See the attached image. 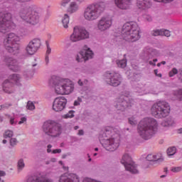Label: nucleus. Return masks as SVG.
I'll return each mask as SVG.
<instances>
[{
	"mask_svg": "<svg viewBox=\"0 0 182 182\" xmlns=\"http://www.w3.org/2000/svg\"><path fill=\"white\" fill-rule=\"evenodd\" d=\"M75 115L73 114V111H70L68 114L63 116V119H72Z\"/></svg>",
	"mask_w": 182,
	"mask_h": 182,
	"instance_id": "39",
	"label": "nucleus"
},
{
	"mask_svg": "<svg viewBox=\"0 0 182 182\" xmlns=\"http://www.w3.org/2000/svg\"><path fill=\"white\" fill-rule=\"evenodd\" d=\"M157 60H158L157 58L154 59L153 60L154 63H156V62H157Z\"/></svg>",
	"mask_w": 182,
	"mask_h": 182,
	"instance_id": "62",
	"label": "nucleus"
},
{
	"mask_svg": "<svg viewBox=\"0 0 182 182\" xmlns=\"http://www.w3.org/2000/svg\"><path fill=\"white\" fill-rule=\"evenodd\" d=\"M79 9V6L76 2L73 1L70 4V6L68 8V12L70 14H74V12H77Z\"/></svg>",
	"mask_w": 182,
	"mask_h": 182,
	"instance_id": "27",
	"label": "nucleus"
},
{
	"mask_svg": "<svg viewBox=\"0 0 182 182\" xmlns=\"http://www.w3.org/2000/svg\"><path fill=\"white\" fill-rule=\"evenodd\" d=\"M14 136V132L11 131V130H7L4 132V139H8L9 138H11Z\"/></svg>",
	"mask_w": 182,
	"mask_h": 182,
	"instance_id": "34",
	"label": "nucleus"
},
{
	"mask_svg": "<svg viewBox=\"0 0 182 182\" xmlns=\"http://www.w3.org/2000/svg\"><path fill=\"white\" fill-rule=\"evenodd\" d=\"M74 105L75 106H77V105H79V102H77V101H75Z\"/></svg>",
	"mask_w": 182,
	"mask_h": 182,
	"instance_id": "60",
	"label": "nucleus"
},
{
	"mask_svg": "<svg viewBox=\"0 0 182 182\" xmlns=\"http://www.w3.org/2000/svg\"><path fill=\"white\" fill-rule=\"evenodd\" d=\"M179 73L180 71H178L177 68H174L169 72L168 73L169 77H173V76H175V75H177Z\"/></svg>",
	"mask_w": 182,
	"mask_h": 182,
	"instance_id": "35",
	"label": "nucleus"
},
{
	"mask_svg": "<svg viewBox=\"0 0 182 182\" xmlns=\"http://www.w3.org/2000/svg\"><path fill=\"white\" fill-rule=\"evenodd\" d=\"M117 65L119 68H122V69L126 68V66L127 65V60L123 59L121 60L118 62H117Z\"/></svg>",
	"mask_w": 182,
	"mask_h": 182,
	"instance_id": "31",
	"label": "nucleus"
},
{
	"mask_svg": "<svg viewBox=\"0 0 182 182\" xmlns=\"http://www.w3.org/2000/svg\"><path fill=\"white\" fill-rule=\"evenodd\" d=\"M167 171H168V170L167 169V168H164V172H165V173H167Z\"/></svg>",
	"mask_w": 182,
	"mask_h": 182,
	"instance_id": "64",
	"label": "nucleus"
},
{
	"mask_svg": "<svg viewBox=\"0 0 182 182\" xmlns=\"http://www.w3.org/2000/svg\"><path fill=\"white\" fill-rule=\"evenodd\" d=\"M3 143H4V144H6V139H4Z\"/></svg>",
	"mask_w": 182,
	"mask_h": 182,
	"instance_id": "63",
	"label": "nucleus"
},
{
	"mask_svg": "<svg viewBox=\"0 0 182 182\" xmlns=\"http://www.w3.org/2000/svg\"><path fill=\"white\" fill-rule=\"evenodd\" d=\"M106 77L107 83L110 85V86H113L114 85V74L107 73Z\"/></svg>",
	"mask_w": 182,
	"mask_h": 182,
	"instance_id": "28",
	"label": "nucleus"
},
{
	"mask_svg": "<svg viewBox=\"0 0 182 182\" xmlns=\"http://www.w3.org/2000/svg\"><path fill=\"white\" fill-rule=\"evenodd\" d=\"M106 9V3L100 1L87 6L83 12V18L88 22L97 21Z\"/></svg>",
	"mask_w": 182,
	"mask_h": 182,
	"instance_id": "3",
	"label": "nucleus"
},
{
	"mask_svg": "<svg viewBox=\"0 0 182 182\" xmlns=\"http://www.w3.org/2000/svg\"><path fill=\"white\" fill-rule=\"evenodd\" d=\"M160 56V52L154 48L146 47L141 53V58L143 60L147 62L151 58Z\"/></svg>",
	"mask_w": 182,
	"mask_h": 182,
	"instance_id": "14",
	"label": "nucleus"
},
{
	"mask_svg": "<svg viewBox=\"0 0 182 182\" xmlns=\"http://www.w3.org/2000/svg\"><path fill=\"white\" fill-rule=\"evenodd\" d=\"M70 2V0H62L61 1V6H67L68 4Z\"/></svg>",
	"mask_w": 182,
	"mask_h": 182,
	"instance_id": "46",
	"label": "nucleus"
},
{
	"mask_svg": "<svg viewBox=\"0 0 182 182\" xmlns=\"http://www.w3.org/2000/svg\"><path fill=\"white\" fill-rule=\"evenodd\" d=\"M176 153H177V148H176V146H171L168 148L167 154L169 157H171V156H174Z\"/></svg>",
	"mask_w": 182,
	"mask_h": 182,
	"instance_id": "29",
	"label": "nucleus"
},
{
	"mask_svg": "<svg viewBox=\"0 0 182 182\" xmlns=\"http://www.w3.org/2000/svg\"><path fill=\"white\" fill-rule=\"evenodd\" d=\"M12 29H15V23L12 22V14L0 12V32L6 33Z\"/></svg>",
	"mask_w": 182,
	"mask_h": 182,
	"instance_id": "8",
	"label": "nucleus"
},
{
	"mask_svg": "<svg viewBox=\"0 0 182 182\" xmlns=\"http://www.w3.org/2000/svg\"><path fill=\"white\" fill-rule=\"evenodd\" d=\"M69 22H70L69 15H68V14H64L62 18V23L65 29H68V28H69Z\"/></svg>",
	"mask_w": 182,
	"mask_h": 182,
	"instance_id": "26",
	"label": "nucleus"
},
{
	"mask_svg": "<svg viewBox=\"0 0 182 182\" xmlns=\"http://www.w3.org/2000/svg\"><path fill=\"white\" fill-rule=\"evenodd\" d=\"M34 9L33 6H26L20 9L18 16L26 23L36 25L39 23L40 17L39 14L33 10Z\"/></svg>",
	"mask_w": 182,
	"mask_h": 182,
	"instance_id": "5",
	"label": "nucleus"
},
{
	"mask_svg": "<svg viewBox=\"0 0 182 182\" xmlns=\"http://www.w3.org/2000/svg\"><path fill=\"white\" fill-rule=\"evenodd\" d=\"M154 73L158 77H161V73H159V70H154Z\"/></svg>",
	"mask_w": 182,
	"mask_h": 182,
	"instance_id": "51",
	"label": "nucleus"
},
{
	"mask_svg": "<svg viewBox=\"0 0 182 182\" xmlns=\"http://www.w3.org/2000/svg\"><path fill=\"white\" fill-rule=\"evenodd\" d=\"M59 153H62V149H54L53 151V154H59Z\"/></svg>",
	"mask_w": 182,
	"mask_h": 182,
	"instance_id": "49",
	"label": "nucleus"
},
{
	"mask_svg": "<svg viewBox=\"0 0 182 182\" xmlns=\"http://www.w3.org/2000/svg\"><path fill=\"white\" fill-rule=\"evenodd\" d=\"M178 80L182 83V69L179 70V73L178 74Z\"/></svg>",
	"mask_w": 182,
	"mask_h": 182,
	"instance_id": "47",
	"label": "nucleus"
},
{
	"mask_svg": "<svg viewBox=\"0 0 182 182\" xmlns=\"http://www.w3.org/2000/svg\"><path fill=\"white\" fill-rule=\"evenodd\" d=\"M163 127H174L176 126V121L171 117H168L161 123Z\"/></svg>",
	"mask_w": 182,
	"mask_h": 182,
	"instance_id": "25",
	"label": "nucleus"
},
{
	"mask_svg": "<svg viewBox=\"0 0 182 182\" xmlns=\"http://www.w3.org/2000/svg\"><path fill=\"white\" fill-rule=\"evenodd\" d=\"M154 2H159V4H170L174 0H154Z\"/></svg>",
	"mask_w": 182,
	"mask_h": 182,
	"instance_id": "42",
	"label": "nucleus"
},
{
	"mask_svg": "<svg viewBox=\"0 0 182 182\" xmlns=\"http://www.w3.org/2000/svg\"><path fill=\"white\" fill-rule=\"evenodd\" d=\"M52 149V145H50V144L48 145L47 151L48 153H51L52 152V149Z\"/></svg>",
	"mask_w": 182,
	"mask_h": 182,
	"instance_id": "52",
	"label": "nucleus"
},
{
	"mask_svg": "<svg viewBox=\"0 0 182 182\" xmlns=\"http://www.w3.org/2000/svg\"><path fill=\"white\" fill-rule=\"evenodd\" d=\"M182 167L181 166H175L172 167L171 171H173V173H180L181 171Z\"/></svg>",
	"mask_w": 182,
	"mask_h": 182,
	"instance_id": "41",
	"label": "nucleus"
},
{
	"mask_svg": "<svg viewBox=\"0 0 182 182\" xmlns=\"http://www.w3.org/2000/svg\"><path fill=\"white\" fill-rule=\"evenodd\" d=\"M68 100L65 97H58L54 100L53 110L54 112H62L66 107Z\"/></svg>",
	"mask_w": 182,
	"mask_h": 182,
	"instance_id": "16",
	"label": "nucleus"
},
{
	"mask_svg": "<svg viewBox=\"0 0 182 182\" xmlns=\"http://www.w3.org/2000/svg\"><path fill=\"white\" fill-rule=\"evenodd\" d=\"M25 167V163L23 162V159H20L18 162V170L21 171L22 168Z\"/></svg>",
	"mask_w": 182,
	"mask_h": 182,
	"instance_id": "37",
	"label": "nucleus"
},
{
	"mask_svg": "<svg viewBox=\"0 0 182 182\" xmlns=\"http://www.w3.org/2000/svg\"><path fill=\"white\" fill-rule=\"evenodd\" d=\"M15 85L16 86H21V75L18 74H13L9 76V80H4L3 82L4 92L9 95L14 93L15 92Z\"/></svg>",
	"mask_w": 182,
	"mask_h": 182,
	"instance_id": "9",
	"label": "nucleus"
},
{
	"mask_svg": "<svg viewBox=\"0 0 182 182\" xmlns=\"http://www.w3.org/2000/svg\"><path fill=\"white\" fill-rule=\"evenodd\" d=\"M83 134H84L83 130L80 129L78 131L79 136H83Z\"/></svg>",
	"mask_w": 182,
	"mask_h": 182,
	"instance_id": "55",
	"label": "nucleus"
},
{
	"mask_svg": "<svg viewBox=\"0 0 182 182\" xmlns=\"http://www.w3.org/2000/svg\"><path fill=\"white\" fill-rule=\"evenodd\" d=\"M149 64L151 65V66H156V63H154V61H149Z\"/></svg>",
	"mask_w": 182,
	"mask_h": 182,
	"instance_id": "56",
	"label": "nucleus"
},
{
	"mask_svg": "<svg viewBox=\"0 0 182 182\" xmlns=\"http://www.w3.org/2000/svg\"><path fill=\"white\" fill-rule=\"evenodd\" d=\"M10 144L12 146H16V144H18V140H16V138H11L10 139Z\"/></svg>",
	"mask_w": 182,
	"mask_h": 182,
	"instance_id": "44",
	"label": "nucleus"
},
{
	"mask_svg": "<svg viewBox=\"0 0 182 182\" xmlns=\"http://www.w3.org/2000/svg\"><path fill=\"white\" fill-rule=\"evenodd\" d=\"M177 133H178L179 134H182V128H180L177 130Z\"/></svg>",
	"mask_w": 182,
	"mask_h": 182,
	"instance_id": "57",
	"label": "nucleus"
},
{
	"mask_svg": "<svg viewBox=\"0 0 182 182\" xmlns=\"http://www.w3.org/2000/svg\"><path fill=\"white\" fill-rule=\"evenodd\" d=\"M11 106H12V105H11V104H6L5 105H3V107H11Z\"/></svg>",
	"mask_w": 182,
	"mask_h": 182,
	"instance_id": "58",
	"label": "nucleus"
},
{
	"mask_svg": "<svg viewBox=\"0 0 182 182\" xmlns=\"http://www.w3.org/2000/svg\"><path fill=\"white\" fill-rule=\"evenodd\" d=\"M114 77V85L119 86L122 83V75L119 73H115Z\"/></svg>",
	"mask_w": 182,
	"mask_h": 182,
	"instance_id": "30",
	"label": "nucleus"
},
{
	"mask_svg": "<svg viewBox=\"0 0 182 182\" xmlns=\"http://www.w3.org/2000/svg\"><path fill=\"white\" fill-rule=\"evenodd\" d=\"M146 160L148 161H154V163L155 164H160L161 162H163V161L164 160L163 159V156H161V154H149L146 156Z\"/></svg>",
	"mask_w": 182,
	"mask_h": 182,
	"instance_id": "22",
	"label": "nucleus"
},
{
	"mask_svg": "<svg viewBox=\"0 0 182 182\" xmlns=\"http://www.w3.org/2000/svg\"><path fill=\"white\" fill-rule=\"evenodd\" d=\"M161 65H166V61H161Z\"/></svg>",
	"mask_w": 182,
	"mask_h": 182,
	"instance_id": "61",
	"label": "nucleus"
},
{
	"mask_svg": "<svg viewBox=\"0 0 182 182\" xmlns=\"http://www.w3.org/2000/svg\"><path fill=\"white\" fill-rule=\"evenodd\" d=\"M18 2L25 3L30 2L31 0H16Z\"/></svg>",
	"mask_w": 182,
	"mask_h": 182,
	"instance_id": "54",
	"label": "nucleus"
},
{
	"mask_svg": "<svg viewBox=\"0 0 182 182\" xmlns=\"http://www.w3.org/2000/svg\"><path fill=\"white\" fill-rule=\"evenodd\" d=\"M152 116L157 119L167 117L170 114V105L166 101H159L154 103L151 108Z\"/></svg>",
	"mask_w": 182,
	"mask_h": 182,
	"instance_id": "7",
	"label": "nucleus"
},
{
	"mask_svg": "<svg viewBox=\"0 0 182 182\" xmlns=\"http://www.w3.org/2000/svg\"><path fill=\"white\" fill-rule=\"evenodd\" d=\"M138 134L144 140H150L159 132V123L154 118H144L138 124Z\"/></svg>",
	"mask_w": 182,
	"mask_h": 182,
	"instance_id": "1",
	"label": "nucleus"
},
{
	"mask_svg": "<svg viewBox=\"0 0 182 182\" xmlns=\"http://www.w3.org/2000/svg\"><path fill=\"white\" fill-rule=\"evenodd\" d=\"M25 122H26V117H21V120L18 122V124H23V123H25Z\"/></svg>",
	"mask_w": 182,
	"mask_h": 182,
	"instance_id": "48",
	"label": "nucleus"
},
{
	"mask_svg": "<svg viewBox=\"0 0 182 182\" xmlns=\"http://www.w3.org/2000/svg\"><path fill=\"white\" fill-rule=\"evenodd\" d=\"M132 106H133V100L127 96L122 95L117 101L116 108L117 110L123 112L127 107H132Z\"/></svg>",
	"mask_w": 182,
	"mask_h": 182,
	"instance_id": "13",
	"label": "nucleus"
},
{
	"mask_svg": "<svg viewBox=\"0 0 182 182\" xmlns=\"http://www.w3.org/2000/svg\"><path fill=\"white\" fill-rule=\"evenodd\" d=\"M41 45H42L41 39L33 38L28 43L26 50L28 55H35V53L38 52L39 48H41Z\"/></svg>",
	"mask_w": 182,
	"mask_h": 182,
	"instance_id": "15",
	"label": "nucleus"
},
{
	"mask_svg": "<svg viewBox=\"0 0 182 182\" xmlns=\"http://www.w3.org/2000/svg\"><path fill=\"white\" fill-rule=\"evenodd\" d=\"M153 36H161V30H154L151 32Z\"/></svg>",
	"mask_w": 182,
	"mask_h": 182,
	"instance_id": "40",
	"label": "nucleus"
},
{
	"mask_svg": "<svg viewBox=\"0 0 182 182\" xmlns=\"http://www.w3.org/2000/svg\"><path fill=\"white\" fill-rule=\"evenodd\" d=\"M10 124H15V118L14 117L10 118Z\"/></svg>",
	"mask_w": 182,
	"mask_h": 182,
	"instance_id": "53",
	"label": "nucleus"
},
{
	"mask_svg": "<svg viewBox=\"0 0 182 182\" xmlns=\"http://www.w3.org/2000/svg\"><path fill=\"white\" fill-rule=\"evenodd\" d=\"M122 164L124 166L125 170L129 171L132 174H139V169L137 168V164L133 161L132 156L129 154H125L121 160Z\"/></svg>",
	"mask_w": 182,
	"mask_h": 182,
	"instance_id": "12",
	"label": "nucleus"
},
{
	"mask_svg": "<svg viewBox=\"0 0 182 182\" xmlns=\"http://www.w3.org/2000/svg\"><path fill=\"white\" fill-rule=\"evenodd\" d=\"M144 19H145V21H146L147 22H151V21H153V18L151 17L150 15L149 14H144L143 16Z\"/></svg>",
	"mask_w": 182,
	"mask_h": 182,
	"instance_id": "43",
	"label": "nucleus"
},
{
	"mask_svg": "<svg viewBox=\"0 0 182 182\" xmlns=\"http://www.w3.org/2000/svg\"><path fill=\"white\" fill-rule=\"evenodd\" d=\"M103 147H105V150H107V151H114V139L110 138L105 140L103 144Z\"/></svg>",
	"mask_w": 182,
	"mask_h": 182,
	"instance_id": "24",
	"label": "nucleus"
},
{
	"mask_svg": "<svg viewBox=\"0 0 182 182\" xmlns=\"http://www.w3.org/2000/svg\"><path fill=\"white\" fill-rule=\"evenodd\" d=\"M115 4L119 9H129L132 0H114Z\"/></svg>",
	"mask_w": 182,
	"mask_h": 182,
	"instance_id": "23",
	"label": "nucleus"
},
{
	"mask_svg": "<svg viewBox=\"0 0 182 182\" xmlns=\"http://www.w3.org/2000/svg\"><path fill=\"white\" fill-rule=\"evenodd\" d=\"M83 59V58H82V56L80 55H80H77V57H76V60H77V62H82V60Z\"/></svg>",
	"mask_w": 182,
	"mask_h": 182,
	"instance_id": "50",
	"label": "nucleus"
},
{
	"mask_svg": "<svg viewBox=\"0 0 182 182\" xmlns=\"http://www.w3.org/2000/svg\"><path fill=\"white\" fill-rule=\"evenodd\" d=\"M161 36H166V38H170V36H171V34L170 33V31L161 29Z\"/></svg>",
	"mask_w": 182,
	"mask_h": 182,
	"instance_id": "36",
	"label": "nucleus"
},
{
	"mask_svg": "<svg viewBox=\"0 0 182 182\" xmlns=\"http://www.w3.org/2000/svg\"><path fill=\"white\" fill-rule=\"evenodd\" d=\"M136 6L143 11L151 8V0H136Z\"/></svg>",
	"mask_w": 182,
	"mask_h": 182,
	"instance_id": "20",
	"label": "nucleus"
},
{
	"mask_svg": "<svg viewBox=\"0 0 182 182\" xmlns=\"http://www.w3.org/2000/svg\"><path fill=\"white\" fill-rule=\"evenodd\" d=\"M43 130L46 134L51 136V137H58L62 133L60 126L52 120L46 121L44 123Z\"/></svg>",
	"mask_w": 182,
	"mask_h": 182,
	"instance_id": "10",
	"label": "nucleus"
},
{
	"mask_svg": "<svg viewBox=\"0 0 182 182\" xmlns=\"http://www.w3.org/2000/svg\"><path fill=\"white\" fill-rule=\"evenodd\" d=\"M121 34L127 42H136L140 39V28L136 23H125L122 26Z\"/></svg>",
	"mask_w": 182,
	"mask_h": 182,
	"instance_id": "4",
	"label": "nucleus"
},
{
	"mask_svg": "<svg viewBox=\"0 0 182 182\" xmlns=\"http://www.w3.org/2000/svg\"><path fill=\"white\" fill-rule=\"evenodd\" d=\"M129 123L132 126H134V125L137 124V121L134 120L133 119V117H131V118L129 119Z\"/></svg>",
	"mask_w": 182,
	"mask_h": 182,
	"instance_id": "45",
	"label": "nucleus"
},
{
	"mask_svg": "<svg viewBox=\"0 0 182 182\" xmlns=\"http://www.w3.org/2000/svg\"><path fill=\"white\" fill-rule=\"evenodd\" d=\"M27 109L28 110H35V104L31 101H28L27 102Z\"/></svg>",
	"mask_w": 182,
	"mask_h": 182,
	"instance_id": "38",
	"label": "nucleus"
},
{
	"mask_svg": "<svg viewBox=\"0 0 182 182\" xmlns=\"http://www.w3.org/2000/svg\"><path fill=\"white\" fill-rule=\"evenodd\" d=\"M59 182H79V177L75 173L70 175H62L60 177Z\"/></svg>",
	"mask_w": 182,
	"mask_h": 182,
	"instance_id": "19",
	"label": "nucleus"
},
{
	"mask_svg": "<svg viewBox=\"0 0 182 182\" xmlns=\"http://www.w3.org/2000/svg\"><path fill=\"white\" fill-rule=\"evenodd\" d=\"M173 95L178 100H182V90L174 91Z\"/></svg>",
	"mask_w": 182,
	"mask_h": 182,
	"instance_id": "33",
	"label": "nucleus"
},
{
	"mask_svg": "<svg viewBox=\"0 0 182 182\" xmlns=\"http://www.w3.org/2000/svg\"><path fill=\"white\" fill-rule=\"evenodd\" d=\"M80 56L84 60H89V59H92V58H93V51L85 46L83 47V50L80 53Z\"/></svg>",
	"mask_w": 182,
	"mask_h": 182,
	"instance_id": "21",
	"label": "nucleus"
},
{
	"mask_svg": "<svg viewBox=\"0 0 182 182\" xmlns=\"http://www.w3.org/2000/svg\"><path fill=\"white\" fill-rule=\"evenodd\" d=\"M78 85H80V86H83V82H82V80H78Z\"/></svg>",
	"mask_w": 182,
	"mask_h": 182,
	"instance_id": "59",
	"label": "nucleus"
},
{
	"mask_svg": "<svg viewBox=\"0 0 182 182\" xmlns=\"http://www.w3.org/2000/svg\"><path fill=\"white\" fill-rule=\"evenodd\" d=\"M110 26H112V19L109 17L101 18L97 25V28L100 32L107 31Z\"/></svg>",
	"mask_w": 182,
	"mask_h": 182,
	"instance_id": "17",
	"label": "nucleus"
},
{
	"mask_svg": "<svg viewBox=\"0 0 182 182\" xmlns=\"http://www.w3.org/2000/svg\"><path fill=\"white\" fill-rule=\"evenodd\" d=\"M21 42V37L14 33L7 34L3 41V46L4 49L9 53L16 55L19 52V43Z\"/></svg>",
	"mask_w": 182,
	"mask_h": 182,
	"instance_id": "6",
	"label": "nucleus"
},
{
	"mask_svg": "<svg viewBox=\"0 0 182 182\" xmlns=\"http://www.w3.org/2000/svg\"><path fill=\"white\" fill-rule=\"evenodd\" d=\"M50 82L53 85L56 95H70L75 90V84L69 79L53 76Z\"/></svg>",
	"mask_w": 182,
	"mask_h": 182,
	"instance_id": "2",
	"label": "nucleus"
},
{
	"mask_svg": "<svg viewBox=\"0 0 182 182\" xmlns=\"http://www.w3.org/2000/svg\"><path fill=\"white\" fill-rule=\"evenodd\" d=\"M4 62L6 65L11 69V70H14V72H17L19 70V66L18 65V61L12 58L6 57L4 59Z\"/></svg>",
	"mask_w": 182,
	"mask_h": 182,
	"instance_id": "18",
	"label": "nucleus"
},
{
	"mask_svg": "<svg viewBox=\"0 0 182 182\" xmlns=\"http://www.w3.org/2000/svg\"><path fill=\"white\" fill-rule=\"evenodd\" d=\"M89 38V31L85 28L82 27H74L73 31L70 36V42H80L85 39Z\"/></svg>",
	"mask_w": 182,
	"mask_h": 182,
	"instance_id": "11",
	"label": "nucleus"
},
{
	"mask_svg": "<svg viewBox=\"0 0 182 182\" xmlns=\"http://www.w3.org/2000/svg\"><path fill=\"white\" fill-rule=\"evenodd\" d=\"M51 52H52V49L49 46V43H47V50H46V63H49V55H50Z\"/></svg>",
	"mask_w": 182,
	"mask_h": 182,
	"instance_id": "32",
	"label": "nucleus"
}]
</instances>
